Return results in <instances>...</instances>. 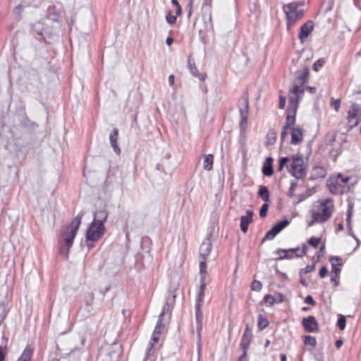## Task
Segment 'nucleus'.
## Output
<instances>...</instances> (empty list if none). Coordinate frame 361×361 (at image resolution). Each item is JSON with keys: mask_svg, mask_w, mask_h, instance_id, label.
<instances>
[{"mask_svg": "<svg viewBox=\"0 0 361 361\" xmlns=\"http://www.w3.org/2000/svg\"><path fill=\"white\" fill-rule=\"evenodd\" d=\"M303 1H293L283 6V11L286 14L287 28L289 30L291 26L300 20L304 16Z\"/></svg>", "mask_w": 361, "mask_h": 361, "instance_id": "nucleus-1", "label": "nucleus"}, {"mask_svg": "<svg viewBox=\"0 0 361 361\" xmlns=\"http://www.w3.org/2000/svg\"><path fill=\"white\" fill-rule=\"evenodd\" d=\"M212 236V233L209 232L207 233L206 238L202 243L200 247V257L202 258V260L200 263V281L202 283V280L203 279V281L205 282L206 276H207V262L206 259L207 256L209 255L212 248V241L211 238Z\"/></svg>", "mask_w": 361, "mask_h": 361, "instance_id": "nucleus-2", "label": "nucleus"}, {"mask_svg": "<svg viewBox=\"0 0 361 361\" xmlns=\"http://www.w3.org/2000/svg\"><path fill=\"white\" fill-rule=\"evenodd\" d=\"M84 215V212L81 211L71 222L67 228L66 231L64 233V243L67 247L66 252V257H68L70 248L72 247L73 240L76 235L77 231L81 224L82 218Z\"/></svg>", "mask_w": 361, "mask_h": 361, "instance_id": "nucleus-3", "label": "nucleus"}, {"mask_svg": "<svg viewBox=\"0 0 361 361\" xmlns=\"http://www.w3.org/2000/svg\"><path fill=\"white\" fill-rule=\"evenodd\" d=\"M292 159V163L287 166L289 173L297 179L303 178L306 173L302 156L298 154L293 156Z\"/></svg>", "mask_w": 361, "mask_h": 361, "instance_id": "nucleus-4", "label": "nucleus"}, {"mask_svg": "<svg viewBox=\"0 0 361 361\" xmlns=\"http://www.w3.org/2000/svg\"><path fill=\"white\" fill-rule=\"evenodd\" d=\"M307 247L302 245V250L300 247L290 249H278L275 253L279 255L276 260L291 259L294 257H302L306 255Z\"/></svg>", "mask_w": 361, "mask_h": 361, "instance_id": "nucleus-5", "label": "nucleus"}, {"mask_svg": "<svg viewBox=\"0 0 361 361\" xmlns=\"http://www.w3.org/2000/svg\"><path fill=\"white\" fill-rule=\"evenodd\" d=\"M305 92V87L298 86H293L289 91V105L288 109L297 110L298 104L302 99Z\"/></svg>", "mask_w": 361, "mask_h": 361, "instance_id": "nucleus-6", "label": "nucleus"}, {"mask_svg": "<svg viewBox=\"0 0 361 361\" xmlns=\"http://www.w3.org/2000/svg\"><path fill=\"white\" fill-rule=\"evenodd\" d=\"M105 231V226L102 224H97L94 221L90 224L85 233L86 240H97L100 239Z\"/></svg>", "mask_w": 361, "mask_h": 361, "instance_id": "nucleus-7", "label": "nucleus"}, {"mask_svg": "<svg viewBox=\"0 0 361 361\" xmlns=\"http://www.w3.org/2000/svg\"><path fill=\"white\" fill-rule=\"evenodd\" d=\"M239 111L240 114V126L242 129L247 127L249 114V98L247 94H244L239 101Z\"/></svg>", "mask_w": 361, "mask_h": 361, "instance_id": "nucleus-8", "label": "nucleus"}, {"mask_svg": "<svg viewBox=\"0 0 361 361\" xmlns=\"http://www.w3.org/2000/svg\"><path fill=\"white\" fill-rule=\"evenodd\" d=\"M178 288V284H174L170 287L169 290V295L166 298V302L161 312V317H163L167 312H171L172 311L176 302V290Z\"/></svg>", "mask_w": 361, "mask_h": 361, "instance_id": "nucleus-9", "label": "nucleus"}, {"mask_svg": "<svg viewBox=\"0 0 361 361\" xmlns=\"http://www.w3.org/2000/svg\"><path fill=\"white\" fill-rule=\"evenodd\" d=\"M206 287V282L202 280V283H200V289L197 294V302L195 304V319L196 322H202L203 314L201 311V306L203 302L204 296V288Z\"/></svg>", "mask_w": 361, "mask_h": 361, "instance_id": "nucleus-10", "label": "nucleus"}, {"mask_svg": "<svg viewBox=\"0 0 361 361\" xmlns=\"http://www.w3.org/2000/svg\"><path fill=\"white\" fill-rule=\"evenodd\" d=\"M290 221L288 219H283L281 221L277 222L272 228L269 230L265 236L263 238L262 243L266 240L274 239L283 229L288 226Z\"/></svg>", "mask_w": 361, "mask_h": 361, "instance_id": "nucleus-11", "label": "nucleus"}, {"mask_svg": "<svg viewBox=\"0 0 361 361\" xmlns=\"http://www.w3.org/2000/svg\"><path fill=\"white\" fill-rule=\"evenodd\" d=\"M310 75V69L308 66H304L302 71H298L296 73V77L293 82V86L304 87V85L307 82Z\"/></svg>", "mask_w": 361, "mask_h": 361, "instance_id": "nucleus-12", "label": "nucleus"}, {"mask_svg": "<svg viewBox=\"0 0 361 361\" xmlns=\"http://www.w3.org/2000/svg\"><path fill=\"white\" fill-rule=\"evenodd\" d=\"M302 326L306 332H318L319 324L314 316L305 317L302 321Z\"/></svg>", "mask_w": 361, "mask_h": 361, "instance_id": "nucleus-13", "label": "nucleus"}, {"mask_svg": "<svg viewBox=\"0 0 361 361\" xmlns=\"http://www.w3.org/2000/svg\"><path fill=\"white\" fill-rule=\"evenodd\" d=\"M314 29V23L312 20H309L307 23H304L300 29V32L298 37L300 40V42L303 43L311 32Z\"/></svg>", "mask_w": 361, "mask_h": 361, "instance_id": "nucleus-14", "label": "nucleus"}, {"mask_svg": "<svg viewBox=\"0 0 361 361\" xmlns=\"http://www.w3.org/2000/svg\"><path fill=\"white\" fill-rule=\"evenodd\" d=\"M252 339V331L249 325L247 324L240 341V348L243 350H247Z\"/></svg>", "mask_w": 361, "mask_h": 361, "instance_id": "nucleus-15", "label": "nucleus"}, {"mask_svg": "<svg viewBox=\"0 0 361 361\" xmlns=\"http://www.w3.org/2000/svg\"><path fill=\"white\" fill-rule=\"evenodd\" d=\"M290 143L294 145H299L303 140V130L300 127H293L290 131Z\"/></svg>", "mask_w": 361, "mask_h": 361, "instance_id": "nucleus-16", "label": "nucleus"}, {"mask_svg": "<svg viewBox=\"0 0 361 361\" xmlns=\"http://www.w3.org/2000/svg\"><path fill=\"white\" fill-rule=\"evenodd\" d=\"M253 211L248 209L246 211V215L240 218V229L243 233H246L248 231L249 224L252 222Z\"/></svg>", "mask_w": 361, "mask_h": 361, "instance_id": "nucleus-17", "label": "nucleus"}, {"mask_svg": "<svg viewBox=\"0 0 361 361\" xmlns=\"http://www.w3.org/2000/svg\"><path fill=\"white\" fill-rule=\"evenodd\" d=\"M33 34L37 35L42 39L45 40V37L48 34L47 30L44 27V23L41 20L31 25Z\"/></svg>", "mask_w": 361, "mask_h": 361, "instance_id": "nucleus-18", "label": "nucleus"}, {"mask_svg": "<svg viewBox=\"0 0 361 361\" xmlns=\"http://www.w3.org/2000/svg\"><path fill=\"white\" fill-rule=\"evenodd\" d=\"M188 69L190 70V72L191 73V74L192 75L199 78L202 81L204 80V79L206 78V74L199 73V71L195 66V61L192 59L191 56H189L188 58Z\"/></svg>", "mask_w": 361, "mask_h": 361, "instance_id": "nucleus-19", "label": "nucleus"}, {"mask_svg": "<svg viewBox=\"0 0 361 361\" xmlns=\"http://www.w3.org/2000/svg\"><path fill=\"white\" fill-rule=\"evenodd\" d=\"M326 176V169L324 166H316L312 169L310 179L317 180L324 178Z\"/></svg>", "mask_w": 361, "mask_h": 361, "instance_id": "nucleus-20", "label": "nucleus"}, {"mask_svg": "<svg viewBox=\"0 0 361 361\" xmlns=\"http://www.w3.org/2000/svg\"><path fill=\"white\" fill-rule=\"evenodd\" d=\"M273 162L274 159L272 157H267L263 166H262V173L266 176H271L273 175L274 169H273Z\"/></svg>", "mask_w": 361, "mask_h": 361, "instance_id": "nucleus-21", "label": "nucleus"}, {"mask_svg": "<svg viewBox=\"0 0 361 361\" xmlns=\"http://www.w3.org/2000/svg\"><path fill=\"white\" fill-rule=\"evenodd\" d=\"M118 137V130L117 128H114L112 132L109 135V140L112 148L114 149V152L116 154H119L121 153V149L118 145L117 140Z\"/></svg>", "mask_w": 361, "mask_h": 361, "instance_id": "nucleus-22", "label": "nucleus"}, {"mask_svg": "<svg viewBox=\"0 0 361 361\" xmlns=\"http://www.w3.org/2000/svg\"><path fill=\"white\" fill-rule=\"evenodd\" d=\"M297 110L288 109L287 115L286 118V123L283 127L293 128L295 123V115Z\"/></svg>", "mask_w": 361, "mask_h": 361, "instance_id": "nucleus-23", "label": "nucleus"}, {"mask_svg": "<svg viewBox=\"0 0 361 361\" xmlns=\"http://www.w3.org/2000/svg\"><path fill=\"white\" fill-rule=\"evenodd\" d=\"M348 116L353 119H361L360 106L357 104H353L348 111Z\"/></svg>", "mask_w": 361, "mask_h": 361, "instance_id": "nucleus-24", "label": "nucleus"}, {"mask_svg": "<svg viewBox=\"0 0 361 361\" xmlns=\"http://www.w3.org/2000/svg\"><path fill=\"white\" fill-rule=\"evenodd\" d=\"M108 217V213L105 210H100L94 214L93 221L97 224H102L104 225V222L106 221Z\"/></svg>", "mask_w": 361, "mask_h": 361, "instance_id": "nucleus-25", "label": "nucleus"}, {"mask_svg": "<svg viewBox=\"0 0 361 361\" xmlns=\"http://www.w3.org/2000/svg\"><path fill=\"white\" fill-rule=\"evenodd\" d=\"M330 202V200L326 199L321 204L322 207V214L323 216V220H328L332 214V210L329 206L327 205V203Z\"/></svg>", "mask_w": 361, "mask_h": 361, "instance_id": "nucleus-26", "label": "nucleus"}, {"mask_svg": "<svg viewBox=\"0 0 361 361\" xmlns=\"http://www.w3.org/2000/svg\"><path fill=\"white\" fill-rule=\"evenodd\" d=\"M257 195L264 202H268L269 201V191L267 186L261 185L257 192Z\"/></svg>", "mask_w": 361, "mask_h": 361, "instance_id": "nucleus-27", "label": "nucleus"}, {"mask_svg": "<svg viewBox=\"0 0 361 361\" xmlns=\"http://www.w3.org/2000/svg\"><path fill=\"white\" fill-rule=\"evenodd\" d=\"M326 220H323L322 214L319 212H314L312 214V220L308 222L307 226L309 227L313 226L315 223H323Z\"/></svg>", "mask_w": 361, "mask_h": 361, "instance_id": "nucleus-28", "label": "nucleus"}, {"mask_svg": "<svg viewBox=\"0 0 361 361\" xmlns=\"http://www.w3.org/2000/svg\"><path fill=\"white\" fill-rule=\"evenodd\" d=\"M352 207H349L348 209V212H347V226L348 228H349V231H350V235L356 240L357 242V246L355 247L357 248L359 245H360V240L359 239L351 232V224H350V218H351V216H352Z\"/></svg>", "mask_w": 361, "mask_h": 361, "instance_id": "nucleus-29", "label": "nucleus"}, {"mask_svg": "<svg viewBox=\"0 0 361 361\" xmlns=\"http://www.w3.org/2000/svg\"><path fill=\"white\" fill-rule=\"evenodd\" d=\"M214 156L207 154L204 157L203 169L206 171H211L213 167Z\"/></svg>", "mask_w": 361, "mask_h": 361, "instance_id": "nucleus-30", "label": "nucleus"}, {"mask_svg": "<svg viewBox=\"0 0 361 361\" xmlns=\"http://www.w3.org/2000/svg\"><path fill=\"white\" fill-rule=\"evenodd\" d=\"M32 349L30 347H26L23 350L21 356L18 358L20 361H30L32 355Z\"/></svg>", "mask_w": 361, "mask_h": 361, "instance_id": "nucleus-31", "label": "nucleus"}, {"mask_svg": "<svg viewBox=\"0 0 361 361\" xmlns=\"http://www.w3.org/2000/svg\"><path fill=\"white\" fill-rule=\"evenodd\" d=\"M269 325V322L262 314L258 316L257 326L259 330H263Z\"/></svg>", "mask_w": 361, "mask_h": 361, "instance_id": "nucleus-32", "label": "nucleus"}, {"mask_svg": "<svg viewBox=\"0 0 361 361\" xmlns=\"http://www.w3.org/2000/svg\"><path fill=\"white\" fill-rule=\"evenodd\" d=\"M85 304L87 307H91L94 300V295L92 292H88L84 295Z\"/></svg>", "mask_w": 361, "mask_h": 361, "instance_id": "nucleus-33", "label": "nucleus"}, {"mask_svg": "<svg viewBox=\"0 0 361 361\" xmlns=\"http://www.w3.org/2000/svg\"><path fill=\"white\" fill-rule=\"evenodd\" d=\"M304 344L305 345H310L312 348H314L317 345L316 338L310 335L304 336Z\"/></svg>", "mask_w": 361, "mask_h": 361, "instance_id": "nucleus-34", "label": "nucleus"}, {"mask_svg": "<svg viewBox=\"0 0 361 361\" xmlns=\"http://www.w3.org/2000/svg\"><path fill=\"white\" fill-rule=\"evenodd\" d=\"M345 324H346L345 317L343 315H342V314H339L338 315V321H337V326H338V327L341 330H343L345 328Z\"/></svg>", "mask_w": 361, "mask_h": 361, "instance_id": "nucleus-35", "label": "nucleus"}, {"mask_svg": "<svg viewBox=\"0 0 361 361\" xmlns=\"http://www.w3.org/2000/svg\"><path fill=\"white\" fill-rule=\"evenodd\" d=\"M325 63L324 59H319L317 61L314 62L313 64V70L316 72L319 71V68H322Z\"/></svg>", "mask_w": 361, "mask_h": 361, "instance_id": "nucleus-36", "label": "nucleus"}, {"mask_svg": "<svg viewBox=\"0 0 361 361\" xmlns=\"http://www.w3.org/2000/svg\"><path fill=\"white\" fill-rule=\"evenodd\" d=\"M320 242H321L320 238H315V237L312 236L308 240L307 243L313 247H317V246L319 245Z\"/></svg>", "mask_w": 361, "mask_h": 361, "instance_id": "nucleus-37", "label": "nucleus"}, {"mask_svg": "<svg viewBox=\"0 0 361 361\" xmlns=\"http://www.w3.org/2000/svg\"><path fill=\"white\" fill-rule=\"evenodd\" d=\"M262 283L257 280H254L251 283V289L255 291H259L262 290Z\"/></svg>", "mask_w": 361, "mask_h": 361, "instance_id": "nucleus-38", "label": "nucleus"}, {"mask_svg": "<svg viewBox=\"0 0 361 361\" xmlns=\"http://www.w3.org/2000/svg\"><path fill=\"white\" fill-rule=\"evenodd\" d=\"M289 161V158L287 157H281L279 159L278 171H282L284 166L287 164Z\"/></svg>", "mask_w": 361, "mask_h": 361, "instance_id": "nucleus-39", "label": "nucleus"}, {"mask_svg": "<svg viewBox=\"0 0 361 361\" xmlns=\"http://www.w3.org/2000/svg\"><path fill=\"white\" fill-rule=\"evenodd\" d=\"M348 126H349V130H351L353 129V128H355V126H357L359 123V121L360 119H358V118H351L350 117L348 116Z\"/></svg>", "mask_w": 361, "mask_h": 361, "instance_id": "nucleus-40", "label": "nucleus"}, {"mask_svg": "<svg viewBox=\"0 0 361 361\" xmlns=\"http://www.w3.org/2000/svg\"><path fill=\"white\" fill-rule=\"evenodd\" d=\"M269 209V204L267 202H264L262 206L261 207L260 211H259V216L261 218H264L267 214Z\"/></svg>", "mask_w": 361, "mask_h": 361, "instance_id": "nucleus-41", "label": "nucleus"}, {"mask_svg": "<svg viewBox=\"0 0 361 361\" xmlns=\"http://www.w3.org/2000/svg\"><path fill=\"white\" fill-rule=\"evenodd\" d=\"M329 262L331 264H336V266H343L342 259L338 256H332L329 258Z\"/></svg>", "mask_w": 361, "mask_h": 361, "instance_id": "nucleus-42", "label": "nucleus"}, {"mask_svg": "<svg viewBox=\"0 0 361 361\" xmlns=\"http://www.w3.org/2000/svg\"><path fill=\"white\" fill-rule=\"evenodd\" d=\"M263 301L268 304L269 306H272L275 302V299H274V295L267 294L264 295Z\"/></svg>", "mask_w": 361, "mask_h": 361, "instance_id": "nucleus-43", "label": "nucleus"}, {"mask_svg": "<svg viewBox=\"0 0 361 361\" xmlns=\"http://www.w3.org/2000/svg\"><path fill=\"white\" fill-rule=\"evenodd\" d=\"M171 4L175 6L176 15L180 16L182 13V8L178 3V0H171Z\"/></svg>", "mask_w": 361, "mask_h": 361, "instance_id": "nucleus-44", "label": "nucleus"}, {"mask_svg": "<svg viewBox=\"0 0 361 361\" xmlns=\"http://www.w3.org/2000/svg\"><path fill=\"white\" fill-rule=\"evenodd\" d=\"M297 187V182L296 181H291L290 186L289 188L288 195L290 197H293L294 196V190L295 188Z\"/></svg>", "mask_w": 361, "mask_h": 361, "instance_id": "nucleus-45", "label": "nucleus"}, {"mask_svg": "<svg viewBox=\"0 0 361 361\" xmlns=\"http://www.w3.org/2000/svg\"><path fill=\"white\" fill-rule=\"evenodd\" d=\"M176 16H172L171 15V13H168L166 16V22L170 24V25H173V24H175L176 22V20H177V18H176Z\"/></svg>", "mask_w": 361, "mask_h": 361, "instance_id": "nucleus-46", "label": "nucleus"}, {"mask_svg": "<svg viewBox=\"0 0 361 361\" xmlns=\"http://www.w3.org/2000/svg\"><path fill=\"white\" fill-rule=\"evenodd\" d=\"M7 312L4 304H0V322H1L6 317Z\"/></svg>", "mask_w": 361, "mask_h": 361, "instance_id": "nucleus-47", "label": "nucleus"}, {"mask_svg": "<svg viewBox=\"0 0 361 361\" xmlns=\"http://www.w3.org/2000/svg\"><path fill=\"white\" fill-rule=\"evenodd\" d=\"M341 100L340 99H334L333 98L331 100V106L338 111L340 108Z\"/></svg>", "mask_w": 361, "mask_h": 361, "instance_id": "nucleus-48", "label": "nucleus"}, {"mask_svg": "<svg viewBox=\"0 0 361 361\" xmlns=\"http://www.w3.org/2000/svg\"><path fill=\"white\" fill-rule=\"evenodd\" d=\"M315 269L314 264L307 265L305 269L300 270V274L312 272Z\"/></svg>", "mask_w": 361, "mask_h": 361, "instance_id": "nucleus-49", "label": "nucleus"}, {"mask_svg": "<svg viewBox=\"0 0 361 361\" xmlns=\"http://www.w3.org/2000/svg\"><path fill=\"white\" fill-rule=\"evenodd\" d=\"M331 281L334 283L335 287L338 286L339 284V275L331 274Z\"/></svg>", "mask_w": 361, "mask_h": 361, "instance_id": "nucleus-50", "label": "nucleus"}, {"mask_svg": "<svg viewBox=\"0 0 361 361\" xmlns=\"http://www.w3.org/2000/svg\"><path fill=\"white\" fill-rule=\"evenodd\" d=\"M274 299H275L276 303H281L284 301V296L282 293H279L274 296Z\"/></svg>", "mask_w": 361, "mask_h": 361, "instance_id": "nucleus-51", "label": "nucleus"}, {"mask_svg": "<svg viewBox=\"0 0 361 361\" xmlns=\"http://www.w3.org/2000/svg\"><path fill=\"white\" fill-rule=\"evenodd\" d=\"M341 268L336 266V264H331V274L339 275L341 273Z\"/></svg>", "mask_w": 361, "mask_h": 361, "instance_id": "nucleus-52", "label": "nucleus"}, {"mask_svg": "<svg viewBox=\"0 0 361 361\" xmlns=\"http://www.w3.org/2000/svg\"><path fill=\"white\" fill-rule=\"evenodd\" d=\"M267 137L271 144L276 141V133L274 131H269Z\"/></svg>", "mask_w": 361, "mask_h": 361, "instance_id": "nucleus-53", "label": "nucleus"}, {"mask_svg": "<svg viewBox=\"0 0 361 361\" xmlns=\"http://www.w3.org/2000/svg\"><path fill=\"white\" fill-rule=\"evenodd\" d=\"M305 302L311 305H315V301L314 300L313 298L311 295H307L305 298Z\"/></svg>", "mask_w": 361, "mask_h": 361, "instance_id": "nucleus-54", "label": "nucleus"}, {"mask_svg": "<svg viewBox=\"0 0 361 361\" xmlns=\"http://www.w3.org/2000/svg\"><path fill=\"white\" fill-rule=\"evenodd\" d=\"M328 273V269L326 267H322L319 272V275L321 278H324Z\"/></svg>", "mask_w": 361, "mask_h": 361, "instance_id": "nucleus-55", "label": "nucleus"}, {"mask_svg": "<svg viewBox=\"0 0 361 361\" xmlns=\"http://www.w3.org/2000/svg\"><path fill=\"white\" fill-rule=\"evenodd\" d=\"M286 105V97L283 96H280L279 97V109H283Z\"/></svg>", "mask_w": 361, "mask_h": 361, "instance_id": "nucleus-56", "label": "nucleus"}, {"mask_svg": "<svg viewBox=\"0 0 361 361\" xmlns=\"http://www.w3.org/2000/svg\"><path fill=\"white\" fill-rule=\"evenodd\" d=\"M6 347L0 346V361H4L6 355Z\"/></svg>", "mask_w": 361, "mask_h": 361, "instance_id": "nucleus-57", "label": "nucleus"}, {"mask_svg": "<svg viewBox=\"0 0 361 361\" xmlns=\"http://www.w3.org/2000/svg\"><path fill=\"white\" fill-rule=\"evenodd\" d=\"M288 128H286V127L283 128V130H282L281 133V142H283L285 138H286V137L287 136V135H288Z\"/></svg>", "mask_w": 361, "mask_h": 361, "instance_id": "nucleus-58", "label": "nucleus"}, {"mask_svg": "<svg viewBox=\"0 0 361 361\" xmlns=\"http://www.w3.org/2000/svg\"><path fill=\"white\" fill-rule=\"evenodd\" d=\"M202 322H196V329H197V336H198V338H200V331L202 330Z\"/></svg>", "mask_w": 361, "mask_h": 361, "instance_id": "nucleus-59", "label": "nucleus"}, {"mask_svg": "<svg viewBox=\"0 0 361 361\" xmlns=\"http://www.w3.org/2000/svg\"><path fill=\"white\" fill-rule=\"evenodd\" d=\"M97 241V240H86L87 247L88 249H91L94 247V242Z\"/></svg>", "mask_w": 361, "mask_h": 361, "instance_id": "nucleus-60", "label": "nucleus"}, {"mask_svg": "<svg viewBox=\"0 0 361 361\" xmlns=\"http://www.w3.org/2000/svg\"><path fill=\"white\" fill-rule=\"evenodd\" d=\"M243 353L242 355L240 356L238 361H247V350H243Z\"/></svg>", "mask_w": 361, "mask_h": 361, "instance_id": "nucleus-61", "label": "nucleus"}, {"mask_svg": "<svg viewBox=\"0 0 361 361\" xmlns=\"http://www.w3.org/2000/svg\"><path fill=\"white\" fill-rule=\"evenodd\" d=\"M159 336H160V334H159L158 333H156L155 331L153 332L152 336V340L153 341L154 343H156L159 341Z\"/></svg>", "mask_w": 361, "mask_h": 361, "instance_id": "nucleus-62", "label": "nucleus"}, {"mask_svg": "<svg viewBox=\"0 0 361 361\" xmlns=\"http://www.w3.org/2000/svg\"><path fill=\"white\" fill-rule=\"evenodd\" d=\"M307 197V195H305V194H301L300 195H298V201L296 202L297 204L302 202L303 200H305L306 198Z\"/></svg>", "mask_w": 361, "mask_h": 361, "instance_id": "nucleus-63", "label": "nucleus"}, {"mask_svg": "<svg viewBox=\"0 0 361 361\" xmlns=\"http://www.w3.org/2000/svg\"><path fill=\"white\" fill-rule=\"evenodd\" d=\"M212 0H204L202 4V8H204L206 7H211Z\"/></svg>", "mask_w": 361, "mask_h": 361, "instance_id": "nucleus-64", "label": "nucleus"}]
</instances>
